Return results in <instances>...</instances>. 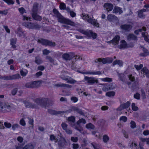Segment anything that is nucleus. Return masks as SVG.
<instances>
[{
	"instance_id": "nucleus-48",
	"label": "nucleus",
	"mask_w": 149,
	"mask_h": 149,
	"mask_svg": "<svg viewBox=\"0 0 149 149\" xmlns=\"http://www.w3.org/2000/svg\"><path fill=\"white\" fill-rule=\"evenodd\" d=\"M101 79L103 81L106 82H110L112 81V79L108 77L102 78Z\"/></svg>"
},
{
	"instance_id": "nucleus-59",
	"label": "nucleus",
	"mask_w": 149,
	"mask_h": 149,
	"mask_svg": "<svg viewBox=\"0 0 149 149\" xmlns=\"http://www.w3.org/2000/svg\"><path fill=\"white\" fill-rule=\"evenodd\" d=\"M132 107L133 110L136 111L138 110V108L137 107L135 106L134 103H132Z\"/></svg>"
},
{
	"instance_id": "nucleus-24",
	"label": "nucleus",
	"mask_w": 149,
	"mask_h": 149,
	"mask_svg": "<svg viewBox=\"0 0 149 149\" xmlns=\"http://www.w3.org/2000/svg\"><path fill=\"white\" fill-rule=\"evenodd\" d=\"M48 113L51 114L56 115L61 113H65V112L64 111H56L54 110L49 109L48 110Z\"/></svg>"
},
{
	"instance_id": "nucleus-10",
	"label": "nucleus",
	"mask_w": 149,
	"mask_h": 149,
	"mask_svg": "<svg viewBox=\"0 0 149 149\" xmlns=\"http://www.w3.org/2000/svg\"><path fill=\"white\" fill-rule=\"evenodd\" d=\"M64 111L65 112V113H70L72 111H74L75 112H76L81 115H84V113L82 112V110L78 107H76L73 106L71 108V109Z\"/></svg>"
},
{
	"instance_id": "nucleus-9",
	"label": "nucleus",
	"mask_w": 149,
	"mask_h": 149,
	"mask_svg": "<svg viewBox=\"0 0 149 149\" xmlns=\"http://www.w3.org/2000/svg\"><path fill=\"white\" fill-rule=\"evenodd\" d=\"M85 81L89 84H93L95 83H97L98 81L95 78L93 77H89L87 76H85L84 78Z\"/></svg>"
},
{
	"instance_id": "nucleus-46",
	"label": "nucleus",
	"mask_w": 149,
	"mask_h": 149,
	"mask_svg": "<svg viewBox=\"0 0 149 149\" xmlns=\"http://www.w3.org/2000/svg\"><path fill=\"white\" fill-rule=\"evenodd\" d=\"M11 79H18L20 78V76L19 74H17L15 75H13L11 76Z\"/></svg>"
},
{
	"instance_id": "nucleus-38",
	"label": "nucleus",
	"mask_w": 149,
	"mask_h": 149,
	"mask_svg": "<svg viewBox=\"0 0 149 149\" xmlns=\"http://www.w3.org/2000/svg\"><path fill=\"white\" fill-rule=\"evenodd\" d=\"M86 127L88 129L94 130L95 128V126L91 123L87 124L86 125Z\"/></svg>"
},
{
	"instance_id": "nucleus-44",
	"label": "nucleus",
	"mask_w": 149,
	"mask_h": 149,
	"mask_svg": "<svg viewBox=\"0 0 149 149\" xmlns=\"http://www.w3.org/2000/svg\"><path fill=\"white\" fill-rule=\"evenodd\" d=\"M103 141L104 142L106 143L109 140V138L107 134H104L103 136Z\"/></svg>"
},
{
	"instance_id": "nucleus-16",
	"label": "nucleus",
	"mask_w": 149,
	"mask_h": 149,
	"mask_svg": "<svg viewBox=\"0 0 149 149\" xmlns=\"http://www.w3.org/2000/svg\"><path fill=\"white\" fill-rule=\"evenodd\" d=\"M120 37L119 36H116L111 40L108 41L107 43H112L114 45H117L118 44Z\"/></svg>"
},
{
	"instance_id": "nucleus-15",
	"label": "nucleus",
	"mask_w": 149,
	"mask_h": 149,
	"mask_svg": "<svg viewBox=\"0 0 149 149\" xmlns=\"http://www.w3.org/2000/svg\"><path fill=\"white\" fill-rule=\"evenodd\" d=\"M102 62L103 64L106 63H111L113 61V59L112 57H106L101 58Z\"/></svg>"
},
{
	"instance_id": "nucleus-11",
	"label": "nucleus",
	"mask_w": 149,
	"mask_h": 149,
	"mask_svg": "<svg viewBox=\"0 0 149 149\" xmlns=\"http://www.w3.org/2000/svg\"><path fill=\"white\" fill-rule=\"evenodd\" d=\"M80 124V123H78V122L77 121L76 123H74V124L70 123V125L72 127L79 131L80 133H83V128Z\"/></svg>"
},
{
	"instance_id": "nucleus-18",
	"label": "nucleus",
	"mask_w": 149,
	"mask_h": 149,
	"mask_svg": "<svg viewBox=\"0 0 149 149\" xmlns=\"http://www.w3.org/2000/svg\"><path fill=\"white\" fill-rule=\"evenodd\" d=\"M39 4L37 2H35L33 4L31 10V14L37 13L38 11Z\"/></svg>"
},
{
	"instance_id": "nucleus-32",
	"label": "nucleus",
	"mask_w": 149,
	"mask_h": 149,
	"mask_svg": "<svg viewBox=\"0 0 149 149\" xmlns=\"http://www.w3.org/2000/svg\"><path fill=\"white\" fill-rule=\"evenodd\" d=\"M90 33H88V35H87V36L89 38H91V36L93 39H95L96 38L97 35L95 33H94L91 30H88Z\"/></svg>"
},
{
	"instance_id": "nucleus-21",
	"label": "nucleus",
	"mask_w": 149,
	"mask_h": 149,
	"mask_svg": "<svg viewBox=\"0 0 149 149\" xmlns=\"http://www.w3.org/2000/svg\"><path fill=\"white\" fill-rule=\"evenodd\" d=\"M79 72L83 74L100 75L101 74V72L100 71H98L96 72L86 71L85 72Z\"/></svg>"
},
{
	"instance_id": "nucleus-33",
	"label": "nucleus",
	"mask_w": 149,
	"mask_h": 149,
	"mask_svg": "<svg viewBox=\"0 0 149 149\" xmlns=\"http://www.w3.org/2000/svg\"><path fill=\"white\" fill-rule=\"evenodd\" d=\"M77 31L80 33L84 34L86 35V36L87 35H88V33H90L89 31H88V30H87L86 31H85V30L81 29L79 28L77 29Z\"/></svg>"
},
{
	"instance_id": "nucleus-23",
	"label": "nucleus",
	"mask_w": 149,
	"mask_h": 149,
	"mask_svg": "<svg viewBox=\"0 0 149 149\" xmlns=\"http://www.w3.org/2000/svg\"><path fill=\"white\" fill-rule=\"evenodd\" d=\"M127 39L129 41L132 40L137 41V37L133 34H130L128 35L127 36Z\"/></svg>"
},
{
	"instance_id": "nucleus-26",
	"label": "nucleus",
	"mask_w": 149,
	"mask_h": 149,
	"mask_svg": "<svg viewBox=\"0 0 149 149\" xmlns=\"http://www.w3.org/2000/svg\"><path fill=\"white\" fill-rule=\"evenodd\" d=\"M22 25L28 28L33 29L34 23L31 22H25L23 23Z\"/></svg>"
},
{
	"instance_id": "nucleus-3",
	"label": "nucleus",
	"mask_w": 149,
	"mask_h": 149,
	"mask_svg": "<svg viewBox=\"0 0 149 149\" xmlns=\"http://www.w3.org/2000/svg\"><path fill=\"white\" fill-rule=\"evenodd\" d=\"M82 19L84 20H87V22L93 24L95 26H99V24L96 22V20L95 19H93V17L92 18L90 17L87 14L83 13L81 15Z\"/></svg>"
},
{
	"instance_id": "nucleus-31",
	"label": "nucleus",
	"mask_w": 149,
	"mask_h": 149,
	"mask_svg": "<svg viewBox=\"0 0 149 149\" xmlns=\"http://www.w3.org/2000/svg\"><path fill=\"white\" fill-rule=\"evenodd\" d=\"M17 33L18 34V36L19 37H22L23 38H24L25 37V34L22 31L21 28L19 27L18 28Z\"/></svg>"
},
{
	"instance_id": "nucleus-2",
	"label": "nucleus",
	"mask_w": 149,
	"mask_h": 149,
	"mask_svg": "<svg viewBox=\"0 0 149 149\" xmlns=\"http://www.w3.org/2000/svg\"><path fill=\"white\" fill-rule=\"evenodd\" d=\"M34 102L36 103V105L38 106L39 105L44 107L51 105L49 104L51 101L47 98L42 97L36 98L34 100Z\"/></svg>"
},
{
	"instance_id": "nucleus-58",
	"label": "nucleus",
	"mask_w": 149,
	"mask_h": 149,
	"mask_svg": "<svg viewBox=\"0 0 149 149\" xmlns=\"http://www.w3.org/2000/svg\"><path fill=\"white\" fill-rule=\"evenodd\" d=\"M66 133L68 134H71L72 133V131L69 128H67L65 130Z\"/></svg>"
},
{
	"instance_id": "nucleus-49",
	"label": "nucleus",
	"mask_w": 149,
	"mask_h": 149,
	"mask_svg": "<svg viewBox=\"0 0 149 149\" xmlns=\"http://www.w3.org/2000/svg\"><path fill=\"white\" fill-rule=\"evenodd\" d=\"M143 13L139 10L138 11V16L140 18H144L145 17V15Z\"/></svg>"
},
{
	"instance_id": "nucleus-42",
	"label": "nucleus",
	"mask_w": 149,
	"mask_h": 149,
	"mask_svg": "<svg viewBox=\"0 0 149 149\" xmlns=\"http://www.w3.org/2000/svg\"><path fill=\"white\" fill-rule=\"evenodd\" d=\"M118 76L119 77L120 80L123 81H125V75L124 74L118 73Z\"/></svg>"
},
{
	"instance_id": "nucleus-6",
	"label": "nucleus",
	"mask_w": 149,
	"mask_h": 149,
	"mask_svg": "<svg viewBox=\"0 0 149 149\" xmlns=\"http://www.w3.org/2000/svg\"><path fill=\"white\" fill-rule=\"evenodd\" d=\"M66 72L65 71H62L61 72L60 75L61 78L63 80H65L68 83L74 84L77 82L76 81L74 80L68 76H65Z\"/></svg>"
},
{
	"instance_id": "nucleus-64",
	"label": "nucleus",
	"mask_w": 149,
	"mask_h": 149,
	"mask_svg": "<svg viewBox=\"0 0 149 149\" xmlns=\"http://www.w3.org/2000/svg\"><path fill=\"white\" fill-rule=\"evenodd\" d=\"M72 148L73 149H77L79 148V145L77 143H73L72 144Z\"/></svg>"
},
{
	"instance_id": "nucleus-8",
	"label": "nucleus",
	"mask_w": 149,
	"mask_h": 149,
	"mask_svg": "<svg viewBox=\"0 0 149 149\" xmlns=\"http://www.w3.org/2000/svg\"><path fill=\"white\" fill-rule=\"evenodd\" d=\"M74 57L75 54L72 52L65 53L63 54L62 55V58L65 61L71 60Z\"/></svg>"
},
{
	"instance_id": "nucleus-53",
	"label": "nucleus",
	"mask_w": 149,
	"mask_h": 149,
	"mask_svg": "<svg viewBox=\"0 0 149 149\" xmlns=\"http://www.w3.org/2000/svg\"><path fill=\"white\" fill-rule=\"evenodd\" d=\"M134 97L136 99L138 100H140V95L139 93H136L134 95Z\"/></svg>"
},
{
	"instance_id": "nucleus-35",
	"label": "nucleus",
	"mask_w": 149,
	"mask_h": 149,
	"mask_svg": "<svg viewBox=\"0 0 149 149\" xmlns=\"http://www.w3.org/2000/svg\"><path fill=\"white\" fill-rule=\"evenodd\" d=\"M141 71L143 72L144 74H145L146 77H149V71L146 67H144L141 70Z\"/></svg>"
},
{
	"instance_id": "nucleus-51",
	"label": "nucleus",
	"mask_w": 149,
	"mask_h": 149,
	"mask_svg": "<svg viewBox=\"0 0 149 149\" xmlns=\"http://www.w3.org/2000/svg\"><path fill=\"white\" fill-rule=\"evenodd\" d=\"M116 86V84L113 83H111L109 84V90H112Z\"/></svg>"
},
{
	"instance_id": "nucleus-29",
	"label": "nucleus",
	"mask_w": 149,
	"mask_h": 149,
	"mask_svg": "<svg viewBox=\"0 0 149 149\" xmlns=\"http://www.w3.org/2000/svg\"><path fill=\"white\" fill-rule=\"evenodd\" d=\"M113 12L116 13H119V14H121L122 13L123 11L120 7L115 6L113 9Z\"/></svg>"
},
{
	"instance_id": "nucleus-62",
	"label": "nucleus",
	"mask_w": 149,
	"mask_h": 149,
	"mask_svg": "<svg viewBox=\"0 0 149 149\" xmlns=\"http://www.w3.org/2000/svg\"><path fill=\"white\" fill-rule=\"evenodd\" d=\"M77 121L78 123H82L84 124H85L86 123V120L84 118L80 119Z\"/></svg>"
},
{
	"instance_id": "nucleus-28",
	"label": "nucleus",
	"mask_w": 149,
	"mask_h": 149,
	"mask_svg": "<svg viewBox=\"0 0 149 149\" xmlns=\"http://www.w3.org/2000/svg\"><path fill=\"white\" fill-rule=\"evenodd\" d=\"M54 86L56 87H61L68 88H70L72 87L71 85L65 84H55Z\"/></svg>"
},
{
	"instance_id": "nucleus-55",
	"label": "nucleus",
	"mask_w": 149,
	"mask_h": 149,
	"mask_svg": "<svg viewBox=\"0 0 149 149\" xmlns=\"http://www.w3.org/2000/svg\"><path fill=\"white\" fill-rule=\"evenodd\" d=\"M143 67V65L142 64H140L139 65H135L134 67L137 70H141Z\"/></svg>"
},
{
	"instance_id": "nucleus-7",
	"label": "nucleus",
	"mask_w": 149,
	"mask_h": 149,
	"mask_svg": "<svg viewBox=\"0 0 149 149\" xmlns=\"http://www.w3.org/2000/svg\"><path fill=\"white\" fill-rule=\"evenodd\" d=\"M38 42L42 45L46 46H48L51 47H54L56 45L55 43L52 42L46 39L40 38L38 40Z\"/></svg>"
},
{
	"instance_id": "nucleus-57",
	"label": "nucleus",
	"mask_w": 149,
	"mask_h": 149,
	"mask_svg": "<svg viewBox=\"0 0 149 149\" xmlns=\"http://www.w3.org/2000/svg\"><path fill=\"white\" fill-rule=\"evenodd\" d=\"M17 91V88H14L11 91V93L13 95H15Z\"/></svg>"
},
{
	"instance_id": "nucleus-17",
	"label": "nucleus",
	"mask_w": 149,
	"mask_h": 149,
	"mask_svg": "<svg viewBox=\"0 0 149 149\" xmlns=\"http://www.w3.org/2000/svg\"><path fill=\"white\" fill-rule=\"evenodd\" d=\"M105 10L107 11H111L113 9V6L112 4L109 3H105L104 5Z\"/></svg>"
},
{
	"instance_id": "nucleus-61",
	"label": "nucleus",
	"mask_w": 149,
	"mask_h": 149,
	"mask_svg": "<svg viewBox=\"0 0 149 149\" xmlns=\"http://www.w3.org/2000/svg\"><path fill=\"white\" fill-rule=\"evenodd\" d=\"M141 96L143 99H145L146 98V96L145 95V92L144 91L143 89H141Z\"/></svg>"
},
{
	"instance_id": "nucleus-37",
	"label": "nucleus",
	"mask_w": 149,
	"mask_h": 149,
	"mask_svg": "<svg viewBox=\"0 0 149 149\" xmlns=\"http://www.w3.org/2000/svg\"><path fill=\"white\" fill-rule=\"evenodd\" d=\"M91 145L93 146L94 149H100L101 148L100 145L95 142L91 143Z\"/></svg>"
},
{
	"instance_id": "nucleus-25",
	"label": "nucleus",
	"mask_w": 149,
	"mask_h": 149,
	"mask_svg": "<svg viewBox=\"0 0 149 149\" xmlns=\"http://www.w3.org/2000/svg\"><path fill=\"white\" fill-rule=\"evenodd\" d=\"M31 14L32 18L35 20L40 21L42 19V17L38 14L37 13Z\"/></svg>"
},
{
	"instance_id": "nucleus-36",
	"label": "nucleus",
	"mask_w": 149,
	"mask_h": 149,
	"mask_svg": "<svg viewBox=\"0 0 149 149\" xmlns=\"http://www.w3.org/2000/svg\"><path fill=\"white\" fill-rule=\"evenodd\" d=\"M67 120L69 122V124L70 123L74 124L75 121V118L74 116H71L68 117Z\"/></svg>"
},
{
	"instance_id": "nucleus-52",
	"label": "nucleus",
	"mask_w": 149,
	"mask_h": 149,
	"mask_svg": "<svg viewBox=\"0 0 149 149\" xmlns=\"http://www.w3.org/2000/svg\"><path fill=\"white\" fill-rule=\"evenodd\" d=\"M68 12L70 13V15L72 17H74L76 16V13L73 11H71L70 9L68 10Z\"/></svg>"
},
{
	"instance_id": "nucleus-63",
	"label": "nucleus",
	"mask_w": 149,
	"mask_h": 149,
	"mask_svg": "<svg viewBox=\"0 0 149 149\" xmlns=\"http://www.w3.org/2000/svg\"><path fill=\"white\" fill-rule=\"evenodd\" d=\"M71 140L73 142H77L78 140V138L77 137H72L71 138Z\"/></svg>"
},
{
	"instance_id": "nucleus-43",
	"label": "nucleus",
	"mask_w": 149,
	"mask_h": 149,
	"mask_svg": "<svg viewBox=\"0 0 149 149\" xmlns=\"http://www.w3.org/2000/svg\"><path fill=\"white\" fill-rule=\"evenodd\" d=\"M104 85V86L102 88V90L104 91H107L109 90V84H102Z\"/></svg>"
},
{
	"instance_id": "nucleus-1",
	"label": "nucleus",
	"mask_w": 149,
	"mask_h": 149,
	"mask_svg": "<svg viewBox=\"0 0 149 149\" xmlns=\"http://www.w3.org/2000/svg\"><path fill=\"white\" fill-rule=\"evenodd\" d=\"M53 12L57 17L58 22L62 24H68L73 26H75V23L74 22L64 17L57 10L54 9Z\"/></svg>"
},
{
	"instance_id": "nucleus-45",
	"label": "nucleus",
	"mask_w": 149,
	"mask_h": 149,
	"mask_svg": "<svg viewBox=\"0 0 149 149\" xmlns=\"http://www.w3.org/2000/svg\"><path fill=\"white\" fill-rule=\"evenodd\" d=\"M28 72V71L25 69H22L20 71V73L22 76H25Z\"/></svg>"
},
{
	"instance_id": "nucleus-40",
	"label": "nucleus",
	"mask_w": 149,
	"mask_h": 149,
	"mask_svg": "<svg viewBox=\"0 0 149 149\" xmlns=\"http://www.w3.org/2000/svg\"><path fill=\"white\" fill-rule=\"evenodd\" d=\"M35 62L38 64H40L42 63V61L39 57L37 56L35 57Z\"/></svg>"
},
{
	"instance_id": "nucleus-34",
	"label": "nucleus",
	"mask_w": 149,
	"mask_h": 149,
	"mask_svg": "<svg viewBox=\"0 0 149 149\" xmlns=\"http://www.w3.org/2000/svg\"><path fill=\"white\" fill-rule=\"evenodd\" d=\"M141 71L143 72L144 74H145L146 77H149V71L146 67H144L141 70Z\"/></svg>"
},
{
	"instance_id": "nucleus-19",
	"label": "nucleus",
	"mask_w": 149,
	"mask_h": 149,
	"mask_svg": "<svg viewBox=\"0 0 149 149\" xmlns=\"http://www.w3.org/2000/svg\"><path fill=\"white\" fill-rule=\"evenodd\" d=\"M130 103L129 102L127 101L125 103L121 104L118 109L121 110L123 109L127 108L130 106Z\"/></svg>"
},
{
	"instance_id": "nucleus-56",
	"label": "nucleus",
	"mask_w": 149,
	"mask_h": 149,
	"mask_svg": "<svg viewBox=\"0 0 149 149\" xmlns=\"http://www.w3.org/2000/svg\"><path fill=\"white\" fill-rule=\"evenodd\" d=\"M61 125L63 129L64 130L68 128V125L65 123H62Z\"/></svg>"
},
{
	"instance_id": "nucleus-12",
	"label": "nucleus",
	"mask_w": 149,
	"mask_h": 149,
	"mask_svg": "<svg viewBox=\"0 0 149 149\" xmlns=\"http://www.w3.org/2000/svg\"><path fill=\"white\" fill-rule=\"evenodd\" d=\"M23 103L27 108L32 109H37L38 108V106L36 104L33 103L28 101H24L23 102Z\"/></svg>"
},
{
	"instance_id": "nucleus-54",
	"label": "nucleus",
	"mask_w": 149,
	"mask_h": 149,
	"mask_svg": "<svg viewBox=\"0 0 149 149\" xmlns=\"http://www.w3.org/2000/svg\"><path fill=\"white\" fill-rule=\"evenodd\" d=\"M131 127L134 129L136 127V125L135 122L133 121H131L130 123Z\"/></svg>"
},
{
	"instance_id": "nucleus-47",
	"label": "nucleus",
	"mask_w": 149,
	"mask_h": 149,
	"mask_svg": "<svg viewBox=\"0 0 149 149\" xmlns=\"http://www.w3.org/2000/svg\"><path fill=\"white\" fill-rule=\"evenodd\" d=\"M115 93L113 91H111L107 92L106 93V95L109 97L113 96L115 95Z\"/></svg>"
},
{
	"instance_id": "nucleus-30",
	"label": "nucleus",
	"mask_w": 149,
	"mask_h": 149,
	"mask_svg": "<svg viewBox=\"0 0 149 149\" xmlns=\"http://www.w3.org/2000/svg\"><path fill=\"white\" fill-rule=\"evenodd\" d=\"M123 63L121 60H116L113 62L112 65L113 66H114L115 65L118 64L119 66L121 67L123 66Z\"/></svg>"
},
{
	"instance_id": "nucleus-60",
	"label": "nucleus",
	"mask_w": 149,
	"mask_h": 149,
	"mask_svg": "<svg viewBox=\"0 0 149 149\" xmlns=\"http://www.w3.org/2000/svg\"><path fill=\"white\" fill-rule=\"evenodd\" d=\"M33 29H39L41 28V26L38 24H35L34 23Z\"/></svg>"
},
{
	"instance_id": "nucleus-41",
	"label": "nucleus",
	"mask_w": 149,
	"mask_h": 149,
	"mask_svg": "<svg viewBox=\"0 0 149 149\" xmlns=\"http://www.w3.org/2000/svg\"><path fill=\"white\" fill-rule=\"evenodd\" d=\"M10 44L12 46V47L13 48H15L16 47L15 44H16V39H12L10 40Z\"/></svg>"
},
{
	"instance_id": "nucleus-13",
	"label": "nucleus",
	"mask_w": 149,
	"mask_h": 149,
	"mask_svg": "<svg viewBox=\"0 0 149 149\" xmlns=\"http://www.w3.org/2000/svg\"><path fill=\"white\" fill-rule=\"evenodd\" d=\"M67 142L65 139L62 136H61L60 139L58 141V144L60 147H63L66 145Z\"/></svg>"
},
{
	"instance_id": "nucleus-39",
	"label": "nucleus",
	"mask_w": 149,
	"mask_h": 149,
	"mask_svg": "<svg viewBox=\"0 0 149 149\" xmlns=\"http://www.w3.org/2000/svg\"><path fill=\"white\" fill-rule=\"evenodd\" d=\"M34 148V146L32 144L29 143L25 146L22 149H33Z\"/></svg>"
},
{
	"instance_id": "nucleus-50",
	"label": "nucleus",
	"mask_w": 149,
	"mask_h": 149,
	"mask_svg": "<svg viewBox=\"0 0 149 149\" xmlns=\"http://www.w3.org/2000/svg\"><path fill=\"white\" fill-rule=\"evenodd\" d=\"M129 80L132 82L134 81L135 80V77L133 76L132 74L128 75Z\"/></svg>"
},
{
	"instance_id": "nucleus-20",
	"label": "nucleus",
	"mask_w": 149,
	"mask_h": 149,
	"mask_svg": "<svg viewBox=\"0 0 149 149\" xmlns=\"http://www.w3.org/2000/svg\"><path fill=\"white\" fill-rule=\"evenodd\" d=\"M137 78L136 79V81L132 84L131 88L132 90L134 91L137 90L139 88V85L138 81H137Z\"/></svg>"
},
{
	"instance_id": "nucleus-14",
	"label": "nucleus",
	"mask_w": 149,
	"mask_h": 149,
	"mask_svg": "<svg viewBox=\"0 0 149 149\" xmlns=\"http://www.w3.org/2000/svg\"><path fill=\"white\" fill-rule=\"evenodd\" d=\"M121 29L126 31H129L132 28V26L130 24H124L120 26Z\"/></svg>"
},
{
	"instance_id": "nucleus-5",
	"label": "nucleus",
	"mask_w": 149,
	"mask_h": 149,
	"mask_svg": "<svg viewBox=\"0 0 149 149\" xmlns=\"http://www.w3.org/2000/svg\"><path fill=\"white\" fill-rule=\"evenodd\" d=\"M2 112H9L15 109V106L12 104L8 102L3 104Z\"/></svg>"
},
{
	"instance_id": "nucleus-4",
	"label": "nucleus",
	"mask_w": 149,
	"mask_h": 149,
	"mask_svg": "<svg viewBox=\"0 0 149 149\" xmlns=\"http://www.w3.org/2000/svg\"><path fill=\"white\" fill-rule=\"evenodd\" d=\"M42 82L40 81L29 82L25 84V86L28 88H38L40 86Z\"/></svg>"
},
{
	"instance_id": "nucleus-22",
	"label": "nucleus",
	"mask_w": 149,
	"mask_h": 149,
	"mask_svg": "<svg viewBox=\"0 0 149 149\" xmlns=\"http://www.w3.org/2000/svg\"><path fill=\"white\" fill-rule=\"evenodd\" d=\"M108 20L109 21H114L118 20V18L115 15L112 14H110L107 17Z\"/></svg>"
},
{
	"instance_id": "nucleus-27",
	"label": "nucleus",
	"mask_w": 149,
	"mask_h": 149,
	"mask_svg": "<svg viewBox=\"0 0 149 149\" xmlns=\"http://www.w3.org/2000/svg\"><path fill=\"white\" fill-rule=\"evenodd\" d=\"M133 46V45H132L131 46L127 47V43L124 40H122L121 41V44L120 45V46L119 48L120 49H124L127 47H132Z\"/></svg>"
}]
</instances>
